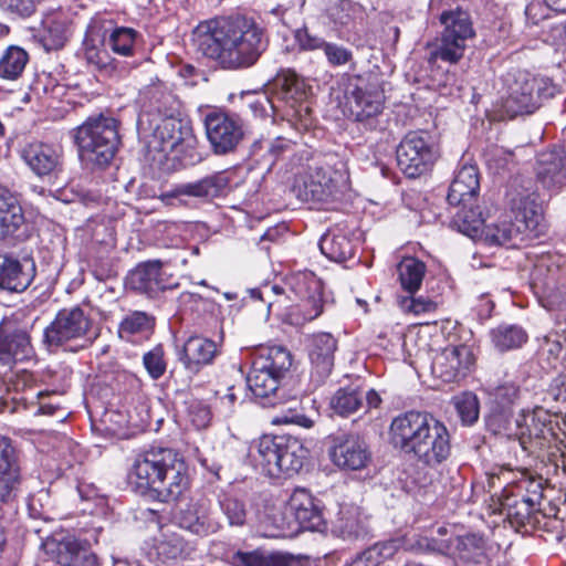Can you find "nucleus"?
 <instances>
[{
    "instance_id": "obj_1",
    "label": "nucleus",
    "mask_w": 566,
    "mask_h": 566,
    "mask_svg": "<svg viewBox=\"0 0 566 566\" xmlns=\"http://www.w3.org/2000/svg\"><path fill=\"white\" fill-rule=\"evenodd\" d=\"M193 41L205 56L231 71L253 66L269 42L264 29L245 15L201 22L193 31Z\"/></svg>"
},
{
    "instance_id": "obj_2",
    "label": "nucleus",
    "mask_w": 566,
    "mask_h": 566,
    "mask_svg": "<svg viewBox=\"0 0 566 566\" xmlns=\"http://www.w3.org/2000/svg\"><path fill=\"white\" fill-rule=\"evenodd\" d=\"M192 127L185 120H170L159 129V136L146 143L148 159L164 170H177L200 163Z\"/></svg>"
},
{
    "instance_id": "obj_3",
    "label": "nucleus",
    "mask_w": 566,
    "mask_h": 566,
    "mask_svg": "<svg viewBox=\"0 0 566 566\" xmlns=\"http://www.w3.org/2000/svg\"><path fill=\"white\" fill-rule=\"evenodd\" d=\"M119 122L104 114L90 116L75 129L74 140L82 165L104 169L113 161L119 145Z\"/></svg>"
},
{
    "instance_id": "obj_4",
    "label": "nucleus",
    "mask_w": 566,
    "mask_h": 566,
    "mask_svg": "<svg viewBox=\"0 0 566 566\" xmlns=\"http://www.w3.org/2000/svg\"><path fill=\"white\" fill-rule=\"evenodd\" d=\"M512 220L486 224L483 228L482 235L486 243L518 247L537 237L543 220V210L535 192H518L512 199Z\"/></svg>"
},
{
    "instance_id": "obj_5",
    "label": "nucleus",
    "mask_w": 566,
    "mask_h": 566,
    "mask_svg": "<svg viewBox=\"0 0 566 566\" xmlns=\"http://www.w3.org/2000/svg\"><path fill=\"white\" fill-rule=\"evenodd\" d=\"M442 31L432 42H428V62L438 60L449 64L459 63L469 48V43L476 38V31L471 14L461 9L444 10L439 15Z\"/></svg>"
},
{
    "instance_id": "obj_6",
    "label": "nucleus",
    "mask_w": 566,
    "mask_h": 566,
    "mask_svg": "<svg viewBox=\"0 0 566 566\" xmlns=\"http://www.w3.org/2000/svg\"><path fill=\"white\" fill-rule=\"evenodd\" d=\"M255 467L270 478L292 476L300 472L307 458L302 442L291 436H262L253 453Z\"/></svg>"
},
{
    "instance_id": "obj_7",
    "label": "nucleus",
    "mask_w": 566,
    "mask_h": 566,
    "mask_svg": "<svg viewBox=\"0 0 566 566\" xmlns=\"http://www.w3.org/2000/svg\"><path fill=\"white\" fill-rule=\"evenodd\" d=\"M520 388L512 381L496 386L492 391L493 412L489 418V426L495 433H504L509 438H516L526 449V443L533 436L538 437V428L534 412L522 411L514 420L510 419V409L518 398Z\"/></svg>"
},
{
    "instance_id": "obj_8",
    "label": "nucleus",
    "mask_w": 566,
    "mask_h": 566,
    "mask_svg": "<svg viewBox=\"0 0 566 566\" xmlns=\"http://www.w3.org/2000/svg\"><path fill=\"white\" fill-rule=\"evenodd\" d=\"M543 480L523 476L512 485L506 486L501 495V511L510 523L516 527L535 525L537 514L542 511Z\"/></svg>"
},
{
    "instance_id": "obj_9",
    "label": "nucleus",
    "mask_w": 566,
    "mask_h": 566,
    "mask_svg": "<svg viewBox=\"0 0 566 566\" xmlns=\"http://www.w3.org/2000/svg\"><path fill=\"white\" fill-rule=\"evenodd\" d=\"M505 82L507 96L503 106L511 117L534 113L544 99L553 97L556 93V87L549 78L534 76L524 71L509 73Z\"/></svg>"
},
{
    "instance_id": "obj_10",
    "label": "nucleus",
    "mask_w": 566,
    "mask_h": 566,
    "mask_svg": "<svg viewBox=\"0 0 566 566\" xmlns=\"http://www.w3.org/2000/svg\"><path fill=\"white\" fill-rule=\"evenodd\" d=\"M384 92L376 83H366L358 78L346 91V106L349 117L367 130L382 128Z\"/></svg>"
},
{
    "instance_id": "obj_11",
    "label": "nucleus",
    "mask_w": 566,
    "mask_h": 566,
    "mask_svg": "<svg viewBox=\"0 0 566 566\" xmlns=\"http://www.w3.org/2000/svg\"><path fill=\"white\" fill-rule=\"evenodd\" d=\"M397 164L409 178H416L427 172L437 158L431 136L428 132H409L399 143Z\"/></svg>"
},
{
    "instance_id": "obj_12",
    "label": "nucleus",
    "mask_w": 566,
    "mask_h": 566,
    "mask_svg": "<svg viewBox=\"0 0 566 566\" xmlns=\"http://www.w3.org/2000/svg\"><path fill=\"white\" fill-rule=\"evenodd\" d=\"M148 105L138 117L139 129L144 133L151 132L148 138L159 136V129L168 122L181 120L180 101L160 85L150 87L147 92Z\"/></svg>"
},
{
    "instance_id": "obj_13",
    "label": "nucleus",
    "mask_w": 566,
    "mask_h": 566,
    "mask_svg": "<svg viewBox=\"0 0 566 566\" xmlns=\"http://www.w3.org/2000/svg\"><path fill=\"white\" fill-rule=\"evenodd\" d=\"M176 451L169 448H150L139 453L129 472V480L136 488L145 493L156 491L161 485L163 474L169 467Z\"/></svg>"
},
{
    "instance_id": "obj_14",
    "label": "nucleus",
    "mask_w": 566,
    "mask_h": 566,
    "mask_svg": "<svg viewBox=\"0 0 566 566\" xmlns=\"http://www.w3.org/2000/svg\"><path fill=\"white\" fill-rule=\"evenodd\" d=\"M335 175L328 167H310L306 172L296 177L293 190L302 201L329 203L340 193Z\"/></svg>"
},
{
    "instance_id": "obj_15",
    "label": "nucleus",
    "mask_w": 566,
    "mask_h": 566,
    "mask_svg": "<svg viewBox=\"0 0 566 566\" xmlns=\"http://www.w3.org/2000/svg\"><path fill=\"white\" fill-rule=\"evenodd\" d=\"M208 142L216 155H228L242 143L245 132L242 120L226 113H210L205 118Z\"/></svg>"
},
{
    "instance_id": "obj_16",
    "label": "nucleus",
    "mask_w": 566,
    "mask_h": 566,
    "mask_svg": "<svg viewBox=\"0 0 566 566\" xmlns=\"http://www.w3.org/2000/svg\"><path fill=\"white\" fill-rule=\"evenodd\" d=\"M432 415L406 411L395 417L389 426V438L394 448L412 458L420 444Z\"/></svg>"
},
{
    "instance_id": "obj_17",
    "label": "nucleus",
    "mask_w": 566,
    "mask_h": 566,
    "mask_svg": "<svg viewBox=\"0 0 566 566\" xmlns=\"http://www.w3.org/2000/svg\"><path fill=\"white\" fill-rule=\"evenodd\" d=\"M91 319L78 306L59 311L54 321L44 329V342L49 346H65L72 340L84 338Z\"/></svg>"
},
{
    "instance_id": "obj_18",
    "label": "nucleus",
    "mask_w": 566,
    "mask_h": 566,
    "mask_svg": "<svg viewBox=\"0 0 566 566\" xmlns=\"http://www.w3.org/2000/svg\"><path fill=\"white\" fill-rule=\"evenodd\" d=\"M35 357V350L27 329L9 321L0 323V366L10 370L18 363H27Z\"/></svg>"
},
{
    "instance_id": "obj_19",
    "label": "nucleus",
    "mask_w": 566,
    "mask_h": 566,
    "mask_svg": "<svg viewBox=\"0 0 566 566\" xmlns=\"http://www.w3.org/2000/svg\"><path fill=\"white\" fill-rule=\"evenodd\" d=\"M451 453L450 433L444 423L433 416L412 459L428 465L437 467L444 462Z\"/></svg>"
},
{
    "instance_id": "obj_20",
    "label": "nucleus",
    "mask_w": 566,
    "mask_h": 566,
    "mask_svg": "<svg viewBox=\"0 0 566 566\" xmlns=\"http://www.w3.org/2000/svg\"><path fill=\"white\" fill-rule=\"evenodd\" d=\"M474 364V356L467 345L448 346L432 360V374L444 382H453L467 376Z\"/></svg>"
},
{
    "instance_id": "obj_21",
    "label": "nucleus",
    "mask_w": 566,
    "mask_h": 566,
    "mask_svg": "<svg viewBox=\"0 0 566 566\" xmlns=\"http://www.w3.org/2000/svg\"><path fill=\"white\" fill-rule=\"evenodd\" d=\"M279 105H284L300 115L303 103L307 99L310 87L305 81L292 70H283L274 77L270 87Z\"/></svg>"
},
{
    "instance_id": "obj_22",
    "label": "nucleus",
    "mask_w": 566,
    "mask_h": 566,
    "mask_svg": "<svg viewBox=\"0 0 566 566\" xmlns=\"http://www.w3.org/2000/svg\"><path fill=\"white\" fill-rule=\"evenodd\" d=\"M36 266L33 259L19 260L0 252V291L24 292L33 282Z\"/></svg>"
},
{
    "instance_id": "obj_23",
    "label": "nucleus",
    "mask_w": 566,
    "mask_h": 566,
    "mask_svg": "<svg viewBox=\"0 0 566 566\" xmlns=\"http://www.w3.org/2000/svg\"><path fill=\"white\" fill-rule=\"evenodd\" d=\"M48 554L61 566H98V558L86 543L73 536L46 543Z\"/></svg>"
},
{
    "instance_id": "obj_24",
    "label": "nucleus",
    "mask_w": 566,
    "mask_h": 566,
    "mask_svg": "<svg viewBox=\"0 0 566 566\" xmlns=\"http://www.w3.org/2000/svg\"><path fill=\"white\" fill-rule=\"evenodd\" d=\"M178 525L198 536L218 532L222 520L211 511L205 501L190 502L176 516Z\"/></svg>"
},
{
    "instance_id": "obj_25",
    "label": "nucleus",
    "mask_w": 566,
    "mask_h": 566,
    "mask_svg": "<svg viewBox=\"0 0 566 566\" xmlns=\"http://www.w3.org/2000/svg\"><path fill=\"white\" fill-rule=\"evenodd\" d=\"M329 454L335 465L352 471L364 469L370 460L366 443L355 434L336 437Z\"/></svg>"
},
{
    "instance_id": "obj_26",
    "label": "nucleus",
    "mask_w": 566,
    "mask_h": 566,
    "mask_svg": "<svg viewBox=\"0 0 566 566\" xmlns=\"http://www.w3.org/2000/svg\"><path fill=\"white\" fill-rule=\"evenodd\" d=\"M282 514L294 516L298 528L321 531L324 526L321 507L304 489H297L291 494Z\"/></svg>"
},
{
    "instance_id": "obj_27",
    "label": "nucleus",
    "mask_w": 566,
    "mask_h": 566,
    "mask_svg": "<svg viewBox=\"0 0 566 566\" xmlns=\"http://www.w3.org/2000/svg\"><path fill=\"white\" fill-rule=\"evenodd\" d=\"M21 157L38 177L56 176L62 170V155L52 145L31 143L24 146Z\"/></svg>"
},
{
    "instance_id": "obj_28",
    "label": "nucleus",
    "mask_w": 566,
    "mask_h": 566,
    "mask_svg": "<svg viewBox=\"0 0 566 566\" xmlns=\"http://www.w3.org/2000/svg\"><path fill=\"white\" fill-rule=\"evenodd\" d=\"M336 349L337 340L332 334L322 332L312 336L308 349L312 364L311 376L317 384H323L331 375Z\"/></svg>"
},
{
    "instance_id": "obj_29",
    "label": "nucleus",
    "mask_w": 566,
    "mask_h": 566,
    "mask_svg": "<svg viewBox=\"0 0 566 566\" xmlns=\"http://www.w3.org/2000/svg\"><path fill=\"white\" fill-rule=\"evenodd\" d=\"M72 34V20L65 11L57 10L44 14L38 38L46 51L59 50Z\"/></svg>"
},
{
    "instance_id": "obj_30",
    "label": "nucleus",
    "mask_w": 566,
    "mask_h": 566,
    "mask_svg": "<svg viewBox=\"0 0 566 566\" xmlns=\"http://www.w3.org/2000/svg\"><path fill=\"white\" fill-rule=\"evenodd\" d=\"M161 266L163 263L159 260H151L138 264L127 275V286L149 297L156 296L160 291L167 287Z\"/></svg>"
},
{
    "instance_id": "obj_31",
    "label": "nucleus",
    "mask_w": 566,
    "mask_h": 566,
    "mask_svg": "<svg viewBox=\"0 0 566 566\" xmlns=\"http://www.w3.org/2000/svg\"><path fill=\"white\" fill-rule=\"evenodd\" d=\"M536 179L543 188L557 191L566 180V156L563 150H549L538 155Z\"/></svg>"
},
{
    "instance_id": "obj_32",
    "label": "nucleus",
    "mask_w": 566,
    "mask_h": 566,
    "mask_svg": "<svg viewBox=\"0 0 566 566\" xmlns=\"http://www.w3.org/2000/svg\"><path fill=\"white\" fill-rule=\"evenodd\" d=\"M332 532L347 542L365 539L369 535L368 518L356 506H342L333 521Z\"/></svg>"
},
{
    "instance_id": "obj_33",
    "label": "nucleus",
    "mask_w": 566,
    "mask_h": 566,
    "mask_svg": "<svg viewBox=\"0 0 566 566\" xmlns=\"http://www.w3.org/2000/svg\"><path fill=\"white\" fill-rule=\"evenodd\" d=\"M189 488L188 468L184 459L175 453L169 467L163 474L161 485H158L155 493L164 502L178 500Z\"/></svg>"
},
{
    "instance_id": "obj_34",
    "label": "nucleus",
    "mask_w": 566,
    "mask_h": 566,
    "mask_svg": "<svg viewBox=\"0 0 566 566\" xmlns=\"http://www.w3.org/2000/svg\"><path fill=\"white\" fill-rule=\"evenodd\" d=\"M480 190L479 171L474 165H464L457 172L449 187V205L474 201Z\"/></svg>"
},
{
    "instance_id": "obj_35",
    "label": "nucleus",
    "mask_w": 566,
    "mask_h": 566,
    "mask_svg": "<svg viewBox=\"0 0 566 566\" xmlns=\"http://www.w3.org/2000/svg\"><path fill=\"white\" fill-rule=\"evenodd\" d=\"M233 566H307L303 558L281 552H237L231 556Z\"/></svg>"
},
{
    "instance_id": "obj_36",
    "label": "nucleus",
    "mask_w": 566,
    "mask_h": 566,
    "mask_svg": "<svg viewBox=\"0 0 566 566\" xmlns=\"http://www.w3.org/2000/svg\"><path fill=\"white\" fill-rule=\"evenodd\" d=\"M218 354L217 344L202 336L189 337L182 346L180 359L186 368L198 370L200 366L212 363Z\"/></svg>"
},
{
    "instance_id": "obj_37",
    "label": "nucleus",
    "mask_w": 566,
    "mask_h": 566,
    "mask_svg": "<svg viewBox=\"0 0 566 566\" xmlns=\"http://www.w3.org/2000/svg\"><path fill=\"white\" fill-rule=\"evenodd\" d=\"M24 222L18 197L0 186V239L13 234Z\"/></svg>"
},
{
    "instance_id": "obj_38",
    "label": "nucleus",
    "mask_w": 566,
    "mask_h": 566,
    "mask_svg": "<svg viewBox=\"0 0 566 566\" xmlns=\"http://www.w3.org/2000/svg\"><path fill=\"white\" fill-rule=\"evenodd\" d=\"M227 180L220 175L207 176L193 182L176 186L167 196L178 198L189 196L195 198H213L220 195Z\"/></svg>"
},
{
    "instance_id": "obj_39",
    "label": "nucleus",
    "mask_w": 566,
    "mask_h": 566,
    "mask_svg": "<svg viewBox=\"0 0 566 566\" xmlns=\"http://www.w3.org/2000/svg\"><path fill=\"white\" fill-rule=\"evenodd\" d=\"M453 206L457 208V211L452 217V227L470 238H474L479 233L482 234V230L485 227L484 220L480 208L474 206V201Z\"/></svg>"
},
{
    "instance_id": "obj_40",
    "label": "nucleus",
    "mask_w": 566,
    "mask_h": 566,
    "mask_svg": "<svg viewBox=\"0 0 566 566\" xmlns=\"http://www.w3.org/2000/svg\"><path fill=\"white\" fill-rule=\"evenodd\" d=\"M364 389L350 384L337 389L329 400V408L340 417H348L363 407Z\"/></svg>"
},
{
    "instance_id": "obj_41",
    "label": "nucleus",
    "mask_w": 566,
    "mask_h": 566,
    "mask_svg": "<svg viewBox=\"0 0 566 566\" xmlns=\"http://www.w3.org/2000/svg\"><path fill=\"white\" fill-rule=\"evenodd\" d=\"M281 378L262 366V363L253 361L251 371L247 377V384L251 392L259 398H270L279 389Z\"/></svg>"
},
{
    "instance_id": "obj_42",
    "label": "nucleus",
    "mask_w": 566,
    "mask_h": 566,
    "mask_svg": "<svg viewBox=\"0 0 566 566\" xmlns=\"http://www.w3.org/2000/svg\"><path fill=\"white\" fill-rule=\"evenodd\" d=\"M490 337L496 350L504 353L521 348L527 342V333L515 324H501L491 329Z\"/></svg>"
},
{
    "instance_id": "obj_43",
    "label": "nucleus",
    "mask_w": 566,
    "mask_h": 566,
    "mask_svg": "<svg viewBox=\"0 0 566 566\" xmlns=\"http://www.w3.org/2000/svg\"><path fill=\"white\" fill-rule=\"evenodd\" d=\"M427 266L426 264L412 256L403 258L398 264V276L401 287L409 294L419 291Z\"/></svg>"
},
{
    "instance_id": "obj_44",
    "label": "nucleus",
    "mask_w": 566,
    "mask_h": 566,
    "mask_svg": "<svg viewBox=\"0 0 566 566\" xmlns=\"http://www.w3.org/2000/svg\"><path fill=\"white\" fill-rule=\"evenodd\" d=\"M319 249L324 255L335 262H344L354 255L352 241L336 232H327L319 240Z\"/></svg>"
},
{
    "instance_id": "obj_45",
    "label": "nucleus",
    "mask_w": 566,
    "mask_h": 566,
    "mask_svg": "<svg viewBox=\"0 0 566 566\" xmlns=\"http://www.w3.org/2000/svg\"><path fill=\"white\" fill-rule=\"evenodd\" d=\"M399 547L398 541L376 543L363 553L358 554L345 566H379L386 559L392 557Z\"/></svg>"
},
{
    "instance_id": "obj_46",
    "label": "nucleus",
    "mask_w": 566,
    "mask_h": 566,
    "mask_svg": "<svg viewBox=\"0 0 566 566\" xmlns=\"http://www.w3.org/2000/svg\"><path fill=\"white\" fill-rule=\"evenodd\" d=\"M29 61L25 50L17 45H10L0 57V77L4 80L19 78Z\"/></svg>"
},
{
    "instance_id": "obj_47",
    "label": "nucleus",
    "mask_w": 566,
    "mask_h": 566,
    "mask_svg": "<svg viewBox=\"0 0 566 566\" xmlns=\"http://www.w3.org/2000/svg\"><path fill=\"white\" fill-rule=\"evenodd\" d=\"M254 361L262 363L266 370L282 379L292 365V356L287 349L274 346L266 348Z\"/></svg>"
},
{
    "instance_id": "obj_48",
    "label": "nucleus",
    "mask_w": 566,
    "mask_h": 566,
    "mask_svg": "<svg viewBox=\"0 0 566 566\" xmlns=\"http://www.w3.org/2000/svg\"><path fill=\"white\" fill-rule=\"evenodd\" d=\"M291 145L290 140L282 137L272 140L262 139L252 144L251 153L254 156H260L269 167H272L279 157L291 148Z\"/></svg>"
},
{
    "instance_id": "obj_49",
    "label": "nucleus",
    "mask_w": 566,
    "mask_h": 566,
    "mask_svg": "<svg viewBox=\"0 0 566 566\" xmlns=\"http://www.w3.org/2000/svg\"><path fill=\"white\" fill-rule=\"evenodd\" d=\"M137 32L132 28H116L112 31L107 45L114 53L122 56H135Z\"/></svg>"
},
{
    "instance_id": "obj_50",
    "label": "nucleus",
    "mask_w": 566,
    "mask_h": 566,
    "mask_svg": "<svg viewBox=\"0 0 566 566\" xmlns=\"http://www.w3.org/2000/svg\"><path fill=\"white\" fill-rule=\"evenodd\" d=\"M219 509L230 526L245 525L249 511L243 500L224 495L219 499Z\"/></svg>"
},
{
    "instance_id": "obj_51",
    "label": "nucleus",
    "mask_w": 566,
    "mask_h": 566,
    "mask_svg": "<svg viewBox=\"0 0 566 566\" xmlns=\"http://www.w3.org/2000/svg\"><path fill=\"white\" fill-rule=\"evenodd\" d=\"M20 483V472L0 474V522L4 517V506L15 501Z\"/></svg>"
},
{
    "instance_id": "obj_52",
    "label": "nucleus",
    "mask_w": 566,
    "mask_h": 566,
    "mask_svg": "<svg viewBox=\"0 0 566 566\" xmlns=\"http://www.w3.org/2000/svg\"><path fill=\"white\" fill-rule=\"evenodd\" d=\"M453 403L463 423L472 424L478 420L480 406L474 394L463 392L455 396Z\"/></svg>"
},
{
    "instance_id": "obj_53",
    "label": "nucleus",
    "mask_w": 566,
    "mask_h": 566,
    "mask_svg": "<svg viewBox=\"0 0 566 566\" xmlns=\"http://www.w3.org/2000/svg\"><path fill=\"white\" fill-rule=\"evenodd\" d=\"M154 326V317L145 312H133L128 314L119 324V335H133L149 331Z\"/></svg>"
},
{
    "instance_id": "obj_54",
    "label": "nucleus",
    "mask_w": 566,
    "mask_h": 566,
    "mask_svg": "<svg viewBox=\"0 0 566 566\" xmlns=\"http://www.w3.org/2000/svg\"><path fill=\"white\" fill-rule=\"evenodd\" d=\"M38 411L39 415L56 416L61 421L65 419L66 411L61 406V396L56 392L39 391Z\"/></svg>"
},
{
    "instance_id": "obj_55",
    "label": "nucleus",
    "mask_w": 566,
    "mask_h": 566,
    "mask_svg": "<svg viewBox=\"0 0 566 566\" xmlns=\"http://www.w3.org/2000/svg\"><path fill=\"white\" fill-rule=\"evenodd\" d=\"M20 472L18 457L9 438L0 436V474Z\"/></svg>"
},
{
    "instance_id": "obj_56",
    "label": "nucleus",
    "mask_w": 566,
    "mask_h": 566,
    "mask_svg": "<svg viewBox=\"0 0 566 566\" xmlns=\"http://www.w3.org/2000/svg\"><path fill=\"white\" fill-rule=\"evenodd\" d=\"M360 12L359 7L349 0H342L331 9V18L336 24L347 27Z\"/></svg>"
},
{
    "instance_id": "obj_57",
    "label": "nucleus",
    "mask_w": 566,
    "mask_h": 566,
    "mask_svg": "<svg viewBox=\"0 0 566 566\" xmlns=\"http://www.w3.org/2000/svg\"><path fill=\"white\" fill-rule=\"evenodd\" d=\"M249 107L253 115L260 118L272 117L281 109V105L276 103L273 96L270 97L268 94L259 95L249 104Z\"/></svg>"
},
{
    "instance_id": "obj_58",
    "label": "nucleus",
    "mask_w": 566,
    "mask_h": 566,
    "mask_svg": "<svg viewBox=\"0 0 566 566\" xmlns=\"http://www.w3.org/2000/svg\"><path fill=\"white\" fill-rule=\"evenodd\" d=\"M185 548L184 539L177 535H171L158 543L157 553L167 559H175L184 555Z\"/></svg>"
},
{
    "instance_id": "obj_59",
    "label": "nucleus",
    "mask_w": 566,
    "mask_h": 566,
    "mask_svg": "<svg viewBox=\"0 0 566 566\" xmlns=\"http://www.w3.org/2000/svg\"><path fill=\"white\" fill-rule=\"evenodd\" d=\"M0 9L20 18H28L35 11L34 0H0Z\"/></svg>"
},
{
    "instance_id": "obj_60",
    "label": "nucleus",
    "mask_w": 566,
    "mask_h": 566,
    "mask_svg": "<svg viewBox=\"0 0 566 566\" xmlns=\"http://www.w3.org/2000/svg\"><path fill=\"white\" fill-rule=\"evenodd\" d=\"M187 415L188 420L197 430L207 428L211 421L210 409L198 401H193L189 405Z\"/></svg>"
},
{
    "instance_id": "obj_61",
    "label": "nucleus",
    "mask_w": 566,
    "mask_h": 566,
    "mask_svg": "<svg viewBox=\"0 0 566 566\" xmlns=\"http://www.w3.org/2000/svg\"><path fill=\"white\" fill-rule=\"evenodd\" d=\"M323 51L328 63L333 66H342L353 60L352 51L336 43L326 42Z\"/></svg>"
},
{
    "instance_id": "obj_62",
    "label": "nucleus",
    "mask_w": 566,
    "mask_h": 566,
    "mask_svg": "<svg viewBox=\"0 0 566 566\" xmlns=\"http://www.w3.org/2000/svg\"><path fill=\"white\" fill-rule=\"evenodd\" d=\"M144 365L153 379L160 378L166 370L163 350L160 348H155L154 350L145 354Z\"/></svg>"
},
{
    "instance_id": "obj_63",
    "label": "nucleus",
    "mask_w": 566,
    "mask_h": 566,
    "mask_svg": "<svg viewBox=\"0 0 566 566\" xmlns=\"http://www.w3.org/2000/svg\"><path fill=\"white\" fill-rule=\"evenodd\" d=\"M294 39L303 51L323 50L326 43L325 40L312 34L305 27L295 30Z\"/></svg>"
},
{
    "instance_id": "obj_64",
    "label": "nucleus",
    "mask_w": 566,
    "mask_h": 566,
    "mask_svg": "<svg viewBox=\"0 0 566 566\" xmlns=\"http://www.w3.org/2000/svg\"><path fill=\"white\" fill-rule=\"evenodd\" d=\"M399 306L403 312L415 315L432 312L436 308V304L432 301L421 297H401L399 300Z\"/></svg>"
}]
</instances>
